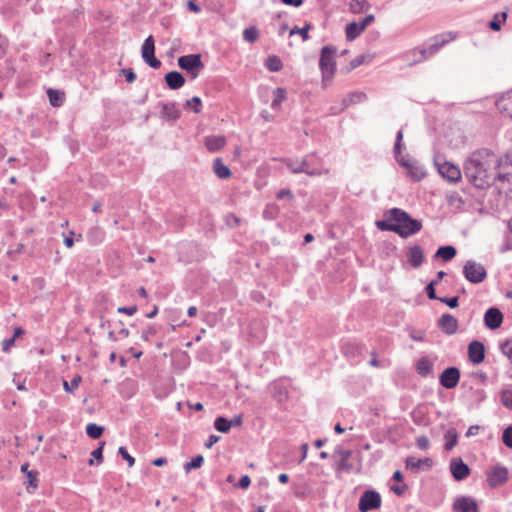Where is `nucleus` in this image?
I'll return each instance as SVG.
<instances>
[{"label": "nucleus", "instance_id": "obj_1", "mask_svg": "<svg viewBox=\"0 0 512 512\" xmlns=\"http://www.w3.org/2000/svg\"><path fill=\"white\" fill-rule=\"evenodd\" d=\"M493 154L488 149L473 152L465 161L464 174L476 188H489L494 183L495 175L490 171Z\"/></svg>", "mask_w": 512, "mask_h": 512}, {"label": "nucleus", "instance_id": "obj_2", "mask_svg": "<svg viewBox=\"0 0 512 512\" xmlns=\"http://www.w3.org/2000/svg\"><path fill=\"white\" fill-rule=\"evenodd\" d=\"M402 141L403 130L400 129L396 134V139L393 148L395 160L401 167H403L407 171V174L414 181H421L426 176V172L424 168L421 165H419V163L415 159L410 158L409 155H402Z\"/></svg>", "mask_w": 512, "mask_h": 512}, {"label": "nucleus", "instance_id": "obj_3", "mask_svg": "<svg viewBox=\"0 0 512 512\" xmlns=\"http://www.w3.org/2000/svg\"><path fill=\"white\" fill-rule=\"evenodd\" d=\"M391 219L395 222V233L401 238H408L422 229V222L412 218L410 214L400 208L391 209Z\"/></svg>", "mask_w": 512, "mask_h": 512}, {"label": "nucleus", "instance_id": "obj_4", "mask_svg": "<svg viewBox=\"0 0 512 512\" xmlns=\"http://www.w3.org/2000/svg\"><path fill=\"white\" fill-rule=\"evenodd\" d=\"M287 168L294 174L305 173L309 176H320L324 173L320 159L314 154L307 155L301 160H288Z\"/></svg>", "mask_w": 512, "mask_h": 512}, {"label": "nucleus", "instance_id": "obj_5", "mask_svg": "<svg viewBox=\"0 0 512 512\" xmlns=\"http://www.w3.org/2000/svg\"><path fill=\"white\" fill-rule=\"evenodd\" d=\"M336 48L331 45H327L322 47L320 59H319V68L322 74V82L326 83L331 81L335 71H336Z\"/></svg>", "mask_w": 512, "mask_h": 512}, {"label": "nucleus", "instance_id": "obj_6", "mask_svg": "<svg viewBox=\"0 0 512 512\" xmlns=\"http://www.w3.org/2000/svg\"><path fill=\"white\" fill-rule=\"evenodd\" d=\"M463 275L470 283L478 284L486 279L487 271L481 263L467 260L463 266Z\"/></svg>", "mask_w": 512, "mask_h": 512}, {"label": "nucleus", "instance_id": "obj_7", "mask_svg": "<svg viewBox=\"0 0 512 512\" xmlns=\"http://www.w3.org/2000/svg\"><path fill=\"white\" fill-rule=\"evenodd\" d=\"M178 66L187 71L192 78H196L199 72L204 68L200 54H189L178 58Z\"/></svg>", "mask_w": 512, "mask_h": 512}, {"label": "nucleus", "instance_id": "obj_8", "mask_svg": "<svg viewBox=\"0 0 512 512\" xmlns=\"http://www.w3.org/2000/svg\"><path fill=\"white\" fill-rule=\"evenodd\" d=\"M142 58L153 69L161 67V61L155 57V41L153 36H148L142 45Z\"/></svg>", "mask_w": 512, "mask_h": 512}, {"label": "nucleus", "instance_id": "obj_9", "mask_svg": "<svg viewBox=\"0 0 512 512\" xmlns=\"http://www.w3.org/2000/svg\"><path fill=\"white\" fill-rule=\"evenodd\" d=\"M381 506V496L374 490L363 492L359 499L358 508L361 512L376 510Z\"/></svg>", "mask_w": 512, "mask_h": 512}, {"label": "nucleus", "instance_id": "obj_10", "mask_svg": "<svg viewBox=\"0 0 512 512\" xmlns=\"http://www.w3.org/2000/svg\"><path fill=\"white\" fill-rule=\"evenodd\" d=\"M509 471L506 467L496 465L487 473V483L491 488L502 486L508 481Z\"/></svg>", "mask_w": 512, "mask_h": 512}, {"label": "nucleus", "instance_id": "obj_11", "mask_svg": "<svg viewBox=\"0 0 512 512\" xmlns=\"http://www.w3.org/2000/svg\"><path fill=\"white\" fill-rule=\"evenodd\" d=\"M289 385V381L285 378L271 382L269 385V391L273 399L279 403L286 401L289 396Z\"/></svg>", "mask_w": 512, "mask_h": 512}, {"label": "nucleus", "instance_id": "obj_12", "mask_svg": "<svg viewBox=\"0 0 512 512\" xmlns=\"http://www.w3.org/2000/svg\"><path fill=\"white\" fill-rule=\"evenodd\" d=\"M459 380L460 370L455 366L444 369L439 376L440 385L445 389L455 388L458 385Z\"/></svg>", "mask_w": 512, "mask_h": 512}, {"label": "nucleus", "instance_id": "obj_13", "mask_svg": "<svg viewBox=\"0 0 512 512\" xmlns=\"http://www.w3.org/2000/svg\"><path fill=\"white\" fill-rule=\"evenodd\" d=\"M435 165L437 166L439 174L443 178L447 179L452 183H455L460 180L461 171L457 166L453 165L450 162L440 163L438 159L435 160Z\"/></svg>", "mask_w": 512, "mask_h": 512}, {"label": "nucleus", "instance_id": "obj_14", "mask_svg": "<svg viewBox=\"0 0 512 512\" xmlns=\"http://www.w3.org/2000/svg\"><path fill=\"white\" fill-rule=\"evenodd\" d=\"M452 509L454 512H479L478 504L471 496H458L455 498Z\"/></svg>", "mask_w": 512, "mask_h": 512}, {"label": "nucleus", "instance_id": "obj_15", "mask_svg": "<svg viewBox=\"0 0 512 512\" xmlns=\"http://www.w3.org/2000/svg\"><path fill=\"white\" fill-rule=\"evenodd\" d=\"M363 346L352 341H345L341 345V351L344 356L352 363H359L362 359Z\"/></svg>", "mask_w": 512, "mask_h": 512}, {"label": "nucleus", "instance_id": "obj_16", "mask_svg": "<svg viewBox=\"0 0 512 512\" xmlns=\"http://www.w3.org/2000/svg\"><path fill=\"white\" fill-rule=\"evenodd\" d=\"M450 472L456 481H462L469 476L470 468L461 458H453L450 462Z\"/></svg>", "mask_w": 512, "mask_h": 512}, {"label": "nucleus", "instance_id": "obj_17", "mask_svg": "<svg viewBox=\"0 0 512 512\" xmlns=\"http://www.w3.org/2000/svg\"><path fill=\"white\" fill-rule=\"evenodd\" d=\"M503 322V313L497 307H490L484 314V324L488 329H498Z\"/></svg>", "mask_w": 512, "mask_h": 512}, {"label": "nucleus", "instance_id": "obj_18", "mask_svg": "<svg viewBox=\"0 0 512 512\" xmlns=\"http://www.w3.org/2000/svg\"><path fill=\"white\" fill-rule=\"evenodd\" d=\"M468 358L473 364H480L485 359V346L478 340H473L468 345Z\"/></svg>", "mask_w": 512, "mask_h": 512}, {"label": "nucleus", "instance_id": "obj_19", "mask_svg": "<svg viewBox=\"0 0 512 512\" xmlns=\"http://www.w3.org/2000/svg\"><path fill=\"white\" fill-rule=\"evenodd\" d=\"M438 327L447 335H453L458 330V321L451 314H443L438 320Z\"/></svg>", "mask_w": 512, "mask_h": 512}, {"label": "nucleus", "instance_id": "obj_20", "mask_svg": "<svg viewBox=\"0 0 512 512\" xmlns=\"http://www.w3.org/2000/svg\"><path fill=\"white\" fill-rule=\"evenodd\" d=\"M495 105L501 114L512 118V92L507 91L499 96L495 101Z\"/></svg>", "mask_w": 512, "mask_h": 512}, {"label": "nucleus", "instance_id": "obj_21", "mask_svg": "<svg viewBox=\"0 0 512 512\" xmlns=\"http://www.w3.org/2000/svg\"><path fill=\"white\" fill-rule=\"evenodd\" d=\"M433 465V461L431 458H416L414 456H409L405 460V466L407 469L418 472L423 469H429Z\"/></svg>", "mask_w": 512, "mask_h": 512}, {"label": "nucleus", "instance_id": "obj_22", "mask_svg": "<svg viewBox=\"0 0 512 512\" xmlns=\"http://www.w3.org/2000/svg\"><path fill=\"white\" fill-rule=\"evenodd\" d=\"M161 117L166 121H176L180 118L181 112L175 102L160 103Z\"/></svg>", "mask_w": 512, "mask_h": 512}, {"label": "nucleus", "instance_id": "obj_23", "mask_svg": "<svg viewBox=\"0 0 512 512\" xmlns=\"http://www.w3.org/2000/svg\"><path fill=\"white\" fill-rule=\"evenodd\" d=\"M407 260L413 268H418L424 261L423 250L419 245L409 247L407 251Z\"/></svg>", "mask_w": 512, "mask_h": 512}, {"label": "nucleus", "instance_id": "obj_24", "mask_svg": "<svg viewBox=\"0 0 512 512\" xmlns=\"http://www.w3.org/2000/svg\"><path fill=\"white\" fill-rule=\"evenodd\" d=\"M164 80L171 90H177L180 89L185 84V78L184 76L178 72V71H170L168 72Z\"/></svg>", "mask_w": 512, "mask_h": 512}, {"label": "nucleus", "instance_id": "obj_25", "mask_svg": "<svg viewBox=\"0 0 512 512\" xmlns=\"http://www.w3.org/2000/svg\"><path fill=\"white\" fill-rule=\"evenodd\" d=\"M204 144L208 151L217 152L226 144V138L223 135H210L205 137Z\"/></svg>", "mask_w": 512, "mask_h": 512}, {"label": "nucleus", "instance_id": "obj_26", "mask_svg": "<svg viewBox=\"0 0 512 512\" xmlns=\"http://www.w3.org/2000/svg\"><path fill=\"white\" fill-rule=\"evenodd\" d=\"M453 38L454 37L451 35V33L435 36L432 39V43L427 47L429 50V54L433 56L440 50L441 47L452 41Z\"/></svg>", "mask_w": 512, "mask_h": 512}, {"label": "nucleus", "instance_id": "obj_27", "mask_svg": "<svg viewBox=\"0 0 512 512\" xmlns=\"http://www.w3.org/2000/svg\"><path fill=\"white\" fill-rule=\"evenodd\" d=\"M431 57L428 48L413 49L408 52L407 58L410 60L409 65L420 63Z\"/></svg>", "mask_w": 512, "mask_h": 512}, {"label": "nucleus", "instance_id": "obj_28", "mask_svg": "<svg viewBox=\"0 0 512 512\" xmlns=\"http://www.w3.org/2000/svg\"><path fill=\"white\" fill-rule=\"evenodd\" d=\"M213 171L220 179H228L231 176L229 167L223 163L221 158H216L213 161Z\"/></svg>", "mask_w": 512, "mask_h": 512}, {"label": "nucleus", "instance_id": "obj_29", "mask_svg": "<svg viewBox=\"0 0 512 512\" xmlns=\"http://www.w3.org/2000/svg\"><path fill=\"white\" fill-rule=\"evenodd\" d=\"M456 248L452 245H445V246H440L434 257L435 258H441L443 261H450L452 260L455 256H456Z\"/></svg>", "mask_w": 512, "mask_h": 512}, {"label": "nucleus", "instance_id": "obj_30", "mask_svg": "<svg viewBox=\"0 0 512 512\" xmlns=\"http://www.w3.org/2000/svg\"><path fill=\"white\" fill-rule=\"evenodd\" d=\"M433 365L427 357L420 358L416 363V371L422 376L426 377L432 372Z\"/></svg>", "mask_w": 512, "mask_h": 512}, {"label": "nucleus", "instance_id": "obj_31", "mask_svg": "<svg viewBox=\"0 0 512 512\" xmlns=\"http://www.w3.org/2000/svg\"><path fill=\"white\" fill-rule=\"evenodd\" d=\"M293 494L296 498L304 500L311 494V488L306 482L294 483Z\"/></svg>", "mask_w": 512, "mask_h": 512}, {"label": "nucleus", "instance_id": "obj_32", "mask_svg": "<svg viewBox=\"0 0 512 512\" xmlns=\"http://www.w3.org/2000/svg\"><path fill=\"white\" fill-rule=\"evenodd\" d=\"M364 31V29L361 27L360 23L358 22H350L346 25L345 32H346V38L349 41L355 40L360 34Z\"/></svg>", "mask_w": 512, "mask_h": 512}, {"label": "nucleus", "instance_id": "obj_33", "mask_svg": "<svg viewBox=\"0 0 512 512\" xmlns=\"http://www.w3.org/2000/svg\"><path fill=\"white\" fill-rule=\"evenodd\" d=\"M376 226L382 231L395 233L396 227L394 220L391 219V209L385 214V219L376 221Z\"/></svg>", "mask_w": 512, "mask_h": 512}, {"label": "nucleus", "instance_id": "obj_34", "mask_svg": "<svg viewBox=\"0 0 512 512\" xmlns=\"http://www.w3.org/2000/svg\"><path fill=\"white\" fill-rule=\"evenodd\" d=\"M444 438H445L444 449L447 451L452 450L456 446L457 441H458V434H457L456 429L451 428V429L447 430V432L444 435Z\"/></svg>", "mask_w": 512, "mask_h": 512}, {"label": "nucleus", "instance_id": "obj_35", "mask_svg": "<svg viewBox=\"0 0 512 512\" xmlns=\"http://www.w3.org/2000/svg\"><path fill=\"white\" fill-rule=\"evenodd\" d=\"M47 95L53 107H60L64 103V94L55 89H48Z\"/></svg>", "mask_w": 512, "mask_h": 512}, {"label": "nucleus", "instance_id": "obj_36", "mask_svg": "<svg viewBox=\"0 0 512 512\" xmlns=\"http://www.w3.org/2000/svg\"><path fill=\"white\" fill-rule=\"evenodd\" d=\"M286 99V90L284 88H276L273 91V99L271 103V108L276 110L280 107V105L285 101Z\"/></svg>", "mask_w": 512, "mask_h": 512}, {"label": "nucleus", "instance_id": "obj_37", "mask_svg": "<svg viewBox=\"0 0 512 512\" xmlns=\"http://www.w3.org/2000/svg\"><path fill=\"white\" fill-rule=\"evenodd\" d=\"M336 453L340 456L339 469L350 471L351 465L349 464V458L351 457V451L339 448L336 450Z\"/></svg>", "mask_w": 512, "mask_h": 512}, {"label": "nucleus", "instance_id": "obj_38", "mask_svg": "<svg viewBox=\"0 0 512 512\" xmlns=\"http://www.w3.org/2000/svg\"><path fill=\"white\" fill-rule=\"evenodd\" d=\"M265 67L271 72H278L282 69L283 64L278 56L271 55L265 60Z\"/></svg>", "mask_w": 512, "mask_h": 512}, {"label": "nucleus", "instance_id": "obj_39", "mask_svg": "<svg viewBox=\"0 0 512 512\" xmlns=\"http://www.w3.org/2000/svg\"><path fill=\"white\" fill-rule=\"evenodd\" d=\"M103 432H104V427L100 426L96 423H89L86 426V434L91 439H99L102 436Z\"/></svg>", "mask_w": 512, "mask_h": 512}, {"label": "nucleus", "instance_id": "obj_40", "mask_svg": "<svg viewBox=\"0 0 512 512\" xmlns=\"http://www.w3.org/2000/svg\"><path fill=\"white\" fill-rule=\"evenodd\" d=\"M370 7L366 0H351L349 4L350 11L353 14L361 13Z\"/></svg>", "mask_w": 512, "mask_h": 512}, {"label": "nucleus", "instance_id": "obj_41", "mask_svg": "<svg viewBox=\"0 0 512 512\" xmlns=\"http://www.w3.org/2000/svg\"><path fill=\"white\" fill-rule=\"evenodd\" d=\"M214 428L221 433H228L231 429L229 420L223 416L215 419Z\"/></svg>", "mask_w": 512, "mask_h": 512}, {"label": "nucleus", "instance_id": "obj_42", "mask_svg": "<svg viewBox=\"0 0 512 512\" xmlns=\"http://www.w3.org/2000/svg\"><path fill=\"white\" fill-rule=\"evenodd\" d=\"M366 95L362 92H354L349 94L345 99H343L344 107H348L350 104L360 103L365 100Z\"/></svg>", "mask_w": 512, "mask_h": 512}, {"label": "nucleus", "instance_id": "obj_43", "mask_svg": "<svg viewBox=\"0 0 512 512\" xmlns=\"http://www.w3.org/2000/svg\"><path fill=\"white\" fill-rule=\"evenodd\" d=\"M259 38V31L255 26L246 28L243 31V39L248 43H254Z\"/></svg>", "mask_w": 512, "mask_h": 512}, {"label": "nucleus", "instance_id": "obj_44", "mask_svg": "<svg viewBox=\"0 0 512 512\" xmlns=\"http://www.w3.org/2000/svg\"><path fill=\"white\" fill-rule=\"evenodd\" d=\"M204 463V457L202 455H197L191 459V461L185 463L184 470L186 473H189L193 469L200 468Z\"/></svg>", "mask_w": 512, "mask_h": 512}, {"label": "nucleus", "instance_id": "obj_45", "mask_svg": "<svg viewBox=\"0 0 512 512\" xmlns=\"http://www.w3.org/2000/svg\"><path fill=\"white\" fill-rule=\"evenodd\" d=\"M500 401L505 408L512 410V391L509 389L501 390Z\"/></svg>", "mask_w": 512, "mask_h": 512}, {"label": "nucleus", "instance_id": "obj_46", "mask_svg": "<svg viewBox=\"0 0 512 512\" xmlns=\"http://www.w3.org/2000/svg\"><path fill=\"white\" fill-rule=\"evenodd\" d=\"M82 378L80 375H76L73 377V379L70 382L64 381L63 382V389L67 393L73 392L75 389L78 388Z\"/></svg>", "mask_w": 512, "mask_h": 512}, {"label": "nucleus", "instance_id": "obj_47", "mask_svg": "<svg viewBox=\"0 0 512 512\" xmlns=\"http://www.w3.org/2000/svg\"><path fill=\"white\" fill-rule=\"evenodd\" d=\"M202 101L200 97L194 96L191 99L187 100L185 103V107L191 108L195 113H200L201 111Z\"/></svg>", "mask_w": 512, "mask_h": 512}, {"label": "nucleus", "instance_id": "obj_48", "mask_svg": "<svg viewBox=\"0 0 512 512\" xmlns=\"http://www.w3.org/2000/svg\"><path fill=\"white\" fill-rule=\"evenodd\" d=\"M310 29H311V24H307L303 28H298L297 26H295L293 29H291L290 35H293V34L297 33V34H299L302 37V39L304 41H306V40L309 39L308 32H309Z\"/></svg>", "mask_w": 512, "mask_h": 512}, {"label": "nucleus", "instance_id": "obj_49", "mask_svg": "<svg viewBox=\"0 0 512 512\" xmlns=\"http://www.w3.org/2000/svg\"><path fill=\"white\" fill-rule=\"evenodd\" d=\"M501 352L509 359L512 364V340H507L500 345Z\"/></svg>", "mask_w": 512, "mask_h": 512}, {"label": "nucleus", "instance_id": "obj_50", "mask_svg": "<svg viewBox=\"0 0 512 512\" xmlns=\"http://www.w3.org/2000/svg\"><path fill=\"white\" fill-rule=\"evenodd\" d=\"M502 441L508 448L512 449V425H509L504 429L502 433Z\"/></svg>", "mask_w": 512, "mask_h": 512}, {"label": "nucleus", "instance_id": "obj_51", "mask_svg": "<svg viewBox=\"0 0 512 512\" xmlns=\"http://www.w3.org/2000/svg\"><path fill=\"white\" fill-rule=\"evenodd\" d=\"M118 454L127 461L129 467H132L135 464V458L128 453L124 446L119 447Z\"/></svg>", "mask_w": 512, "mask_h": 512}, {"label": "nucleus", "instance_id": "obj_52", "mask_svg": "<svg viewBox=\"0 0 512 512\" xmlns=\"http://www.w3.org/2000/svg\"><path fill=\"white\" fill-rule=\"evenodd\" d=\"M105 442H100L99 446L94 449L91 453L93 458L97 461V464H101L103 462V448H104Z\"/></svg>", "mask_w": 512, "mask_h": 512}, {"label": "nucleus", "instance_id": "obj_53", "mask_svg": "<svg viewBox=\"0 0 512 512\" xmlns=\"http://www.w3.org/2000/svg\"><path fill=\"white\" fill-rule=\"evenodd\" d=\"M37 476H38V472L35 470H31L30 472H27V478H28L27 490H29V487H32L33 489L37 488V486H38Z\"/></svg>", "mask_w": 512, "mask_h": 512}, {"label": "nucleus", "instance_id": "obj_54", "mask_svg": "<svg viewBox=\"0 0 512 512\" xmlns=\"http://www.w3.org/2000/svg\"><path fill=\"white\" fill-rule=\"evenodd\" d=\"M435 286H436V281H431L427 284V286L425 287V291L427 293V296L429 299L431 300H438V296L436 295V291H435Z\"/></svg>", "mask_w": 512, "mask_h": 512}, {"label": "nucleus", "instance_id": "obj_55", "mask_svg": "<svg viewBox=\"0 0 512 512\" xmlns=\"http://www.w3.org/2000/svg\"><path fill=\"white\" fill-rule=\"evenodd\" d=\"M438 300L444 304H446L450 308H456L459 305V297L454 296L451 298L448 297H440Z\"/></svg>", "mask_w": 512, "mask_h": 512}, {"label": "nucleus", "instance_id": "obj_56", "mask_svg": "<svg viewBox=\"0 0 512 512\" xmlns=\"http://www.w3.org/2000/svg\"><path fill=\"white\" fill-rule=\"evenodd\" d=\"M430 442L428 437L422 435L417 437L416 439V446L421 450H426L429 448Z\"/></svg>", "mask_w": 512, "mask_h": 512}, {"label": "nucleus", "instance_id": "obj_57", "mask_svg": "<svg viewBox=\"0 0 512 512\" xmlns=\"http://www.w3.org/2000/svg\"><path fill=\"white\" fill-rule=\"evenodd\" d=\"M121 74L125 76V79L128 83H132L136 80V74L132 68L122 69Z\"/></svg>", "mask_w": 512, "mask_h": 512}, {"label": "nucleus", "instance_id": "obj_58", "mask_svg": "<svg viewBox=\"0 0 512 512\" xmlns=\"http://www.w3.org/2000/svg\"><path fill=\"white\" fill-rule=\"evenodd\" d=\"M277 199H287V200H293L294 199V195L292 193V191L290 189H281L277 192V195H276Z\"/></svg>", "mask_w": 512, "mask_h": 512}, {"label": "nucleus", "instance_id": "obj_59", "mask_svg": "<svg viewBox=\"0 0 512 512\" xmlns=\"http://www.w3.org/2000/svg\"><path fill=\"white\" fill-rule=\"evenodd\" d=\"M157 333L156 329L153 326H149L147 329L142 331L141 338L144 341H149L151 337L155 336Z\"/></svg>", "mask_w": 512, "mask_h": 512}, {"label": "nucleus", "instance_id": "obj_60", "mask_svg": "<svg viewBox=\"0 0 512 512\" xmlns=\"http://www.w3.org/2000/svg\"><path fill=\"white\" fill-rule=\"evenodd\" d=\"M365 61V56L364 55H358L357 57H355L354 59H352L350 61V67L348 69V71H351L357 67H359L360 65H362Z\"/></svg>", "mask_w": 512, "mask_h": 512}, {"label": "nucleus", "instance_id": "obj_61", "mask_svg": "<svg viewBox=\"0 0 512 512\" xmlns=\"http://www.w3.org/2000/svg\"><path fill=\"white\" fill-rule=\"evenodd\" d=\"M117 312L129 315V316H132V315H134L137 312V306L136 305H132V306H129V307L121 306V307H119L117 309Z\"/></svg>", "mask_w": 512, "mask_h": 512}, {"label": "nucleus", "instance_id": "obj_62", "mask_svg": "<svg viewBox=\"0 0 512 512\" xmlns=\"http://www.w3.org/2000/svg\"><path fill=\"white\" fill-rule=\"evenodd\" d=\"M251 484V479L248 475H243L239 481H238V484H237V487L241 488V489H247Z\"/></svg>", "mask_w": 512, "mask_h": 512}, {"label": "nucleus", "instance_id": "obj_63", "mask_svg": "<svg viewBox=\"0 0 512 512\" xmlns=\"http://www.w3.org/2000/svg\"><path fill=\"white\" fill-rule=\"evenodd\" d=\"M14 343H15V340L12 337L4 339L2 342L3 352H6V353L9 352L11 347L14 345Z\"/></svg>", "mask_w": 512, "mask_h": 512}, {"label": "nucleus", "instance_id": "obj_64", "mask_svg": "<svg viewBox=\"0 0 512 512\" xmlns=\"http://www.w3.org/2000/svg\"><path fill=\"white\" fill-rule=\"evenodd\" d=\"M489 28L494 31L500 30L501 21L498 19L497 15H495L494 19L489 22Z\"/></svg>", "mask_w": 512, "mask_h": 512}]
</instances>
